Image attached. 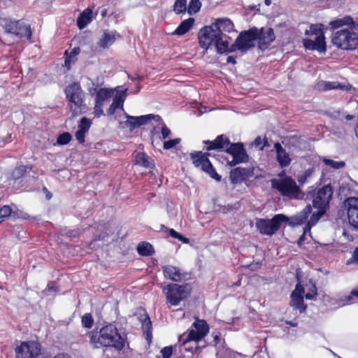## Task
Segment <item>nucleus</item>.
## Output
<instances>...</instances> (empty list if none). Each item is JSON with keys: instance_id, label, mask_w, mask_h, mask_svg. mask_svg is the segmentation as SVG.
<instances>
[{"instance_id": "29", "label": "nucleus", "mask_w": 358, "mask_h": 358, "mask_svg": "<svg viewBox=\"0 0 358 358\" xmlns=\"http://www.w3.org/2000/svg\"><path fill=\"white\" fill-rule=\"evenodd\" d=\"M194 19L189 17L180 22L179 26L175 29L172 34L177 36H182L187 33L194 24Z\"/></svg>"}, {"instance_id": "25", "label": "nucleus", "mask_w": 358, "mask_h": 358, "mask_svg": "<svg viewBox=\"0 0 358 358\" xmlns=\"http://www.w3.org/2000/svg\"><path fill=\"white\" fill-rule=\"evenodd\" d=\"M135 164L146 169L155 168L153 159L144 152H135Z\"/></svg>"}, {"instance_id": "12", "label": "nucleus", "mask_w": 358, "mask_h": 358, "mask_svg": "<svg viewBox=\"0 0 358 358\" xmlns=\"http://www.w3.org/2000/svg\"><path fill=\"white\" fill-rule=\"evenodd\" d=\"M332 194L333 189L331 186L326 185L318 189L308 192V196L312 199L313 206L315 208H324L327 210Z\"/></svg>"}, {"instance_id": "61", "label": "nucleus", "mask_w": 358, "mask_h": 358, "mask_svg": "<svg viewBox=\"0 0 358 358\" xmlns=\"http://www.w3.org/2000/svg\"><path fill=\"white\" fill-rule=\"evenodd\" d=\"M262 139L260 136H257L255 141H254V145L256 146V147H259L262 145Z\"/></svg>"}, {"instance_id": "46", "label": "nucleus", "mask_w": 358, "mask_h": 358, "mask_svg": "<svg viewBox=\"0 0 358 358\" xmlns=\"http://www.w3.org/2000/svg\"><path fill=\"white\" fill-rule=\"evenodd\" d=\"M82 326L87 329H90L94 324V319L91 313H85L81 318Z\"/></svg>"}, {"instance_id": "16", "label": "nucleus", "mask_w": 358, "mask_h": 358, "mask_svg": "<svg viewBox=\"0 0 358 358\" xmlns=\"http://www.w3.org/2000/svg\"><path fill=\"white\" fill-rule=\"evenodd\" d=\"M349 224L358 229V198L348 197L344 201Z\"/></svg>"}, {"instance_id": "49", "label": "nucleus", "mask_w": 358, "mask_h": 358, "mask_svg": "<svg viewBox=\"0 0 358 358\" xmlns=\"http://www.w3.org/2000/svg\"><path fill=\"white\" fill-rule=\"evenodd\" d=\"M91 125L92 121L86 117H83L78 124V129L87 132Z\"/></svg>"}, {"instance_id": "1", "label": "nucleus", "mask_w": 358, "mask_h": 358, "mask_svg": "<svg viewBox=\"0 0 358 358\" xmlns=\"http://www.w3.org/2000/svg\"><path fill=\"white\" fill-rule=\"evenodd\" d=\"M87 334L89 335L90 343L94 349L111 347L120 352L125 347L127 336L121 335L116 326L110 323L103 326L99 334L94 331H90Z\"/></svg>"}, {"instance_id": "40", "label": "nucleus", "mask_w": 358, "mask_h": 358, "mask_svg": "<svg viewBox=\"0 0 358 358\" xmlns=\"http://www.w3.org/2000/svg\"><path fill=\"white\" fill-rule=\"evenodd\" d=\"M13 210L8 205L0 206V224L6 221L11 215Z\"/></svg>"}, {"instance_id": "59", "label": "nucleus", "mask_w": 358, "mask_h": 358, "mask_svg": "<svg viewBox=\"0 0 358 358\" xmlns=\"http://www.w3.org/2000/svg\"><path fill=\"white\" fill-rule=\"evenodd\" d=\"M80 234V231L78 230H70L68 231L67 235L71 237H77Z\"/></svg>"}, {"instance_id": "22", "label": "nucleus", "mask_w": 358, "mask_h": 358, "mask_svg": "<svg viewBox=\"0 0 358 358\" xmlns=\"http://www.w3.org/2000/svg\"><path fill=\"white\" fill-rule=\"evenodd\" d=\"M273 148L276 153V160L279 166L281 168L289 166L292 162V158L282 145L279 142H276L274 143Z\"/></svg>"}, {"instance_id": "43", "label": "nucleus", "mask_w": 358, "mask_h": 358, "mask_svg": "<svg viewBox=\"0 0 358 358\" xmlns=\"http://www.w3.org/2000/svg\"><path fill=\"white\" fill-rule=\"evenodd\" d=\"M104 102L100 101L95 99L94 107V117L99 118L101 116L104 115L103 107Z\"/></svg>"}, {"instance_id": "35", "label": "nucleus", "mask_w": 358, "mask_h": 358, "mask_svg": "<svg viewBox=\"0 0 358 358\" xmlns=\"http://www.w3.org/2000/svg\"><path fill=\"white\" fill-rule=\"evenodd\" d=\"M354 24L353 19L350 16H345L343 18L336 19L330 22L329 25L331 29H336L342 27L344 25H350Z\"/></svg>"}, {"instance_id": "62", "label": "nucleus", "mask_w": 358, "mask_h": 358, "mask_svg": "<svg viewBox=\"0 0 358 358\" xmlns=\"http://www.w3.org/2000/svg\"><path fill=\"white\" fill-rule=\"evenodd\" d=\"M43 190L45 194L46 199L48 200H50L52 196V193L50 192H49L48 189L45 187H43Z\"/></svg>"}, {"instance_id": "64", "label": "nucleus", "mask_w": 358, "mask_h": 358, "mask_svg": "<svg viewBox=\"0 0 358 358\" xmlns=\"http://www.w3.org/2000/svg\"><path fill=\"white\" fill-rule=\"evenodd\" d=\"M54 358H70L67 354L59 353L57 354Z\"/></svg>"}, {"instance_id": "21", "label": "nucleus", "mask_w": 358, "mask_h": 358, "mask_svg": "<svg viewBox=\"0 0 358 358\" xmlns=\"http://www.w3.org/2000/svg\"><path fill=\"white\" fill-rule=\"evenodd\" d=\"M316 88L319 91H329L331 90H340L342 91H346L349 92L350 91L353 87L352 85L350 83L348 84H342L339 82H331V81H326V80H320L316 84Z\"/></svg>"}, {"instance_id": "10", "label": "nucleus", "mask_w": 358, "mask_h": 358, "mask_svg": "<svg viewBox=\"0 0 358 358\" xmlns=\"http://www.w3.org/2000/svg\"><path fill=\"white\" fill-rule=\"evenodd\" d=\"M192 326L195 329H191L187 334L184 333L180 336L179 341L182 345L192 341L198 342L202 340L209 332V326L204 320L196 318Z\"/></svg>"}, {"instance_id": "48", "label": "nucleus", "mask_w": 358, "mask_h": 358, "mask_svg": "<svg viewBox=\"0 0 358 358\" xmlns=\"http://www.w3.org/2000/svg\"><path fill=\"white\" fill-rule=\"evenodd\" d=\"M317 296V289L315 283H311L308 289L305 298L308 300L314 299Z\"/></svg>"}, {"instance_id": "63", "label": "nucleus", "mask_w": 358, "mask_h": 358, "mask_svg": "<svg viewBox=\"0 0 358 358\" xmlns=\"http://www.w3.org/2000/svg\"><path fill=\"white\" fill-rule=\"evenodd\" d=\"M227 62L228 64H236V58L234 56H229L227 58Z\"/></svg>"}, {"instance_id": "7", "label": "nucleus", "mask_w": 358, "mask_h": 358, "mask_svg": "<svg viewBox=\"0 0 358 358\" xmlns=\"http://www.w3.org/2000/svg\"><path fill=\"white\" fill-rule=\"evenodd\" d=\"M210 152L202 151H194L189 153V158L194 167L200 169L203 172L208 174L210 178L217 182L222 179L209 159Z\"/></svg>"}, {"instance_id": "41", "label": "nucleus", "mask_w": 358, "mask_h": 358, "mask_svg": "<svg viewBox=\"0 0 358 358\" xmlns=\"http://www.w3.org/2000/svg\"><path fill=\"white\" fill-rule=\"evenodd\" d=\"M201 7V3L199 0H190L188 7L187 12L189 15H194L198 13Z\"/></svg>"}, {"instance_id": "20", "label": "nucleus", "mask_w": 358, "mask_h": 358, "mask_svg": "<svg viewBox=\"0 0 358 358\" xmlns=\"http://www.w3.org/2000/svg\"><path fill=\"white\" fill-rule=\"evenodd\" d=\"M164 276L166 279H169L173 282H182L186 280L187 273L183 272L180 268L172 266L166 265L162 268Z\"/></svg>"}, {"instance_id": "39", "label": "nucleus", "mask_w": 358, "mask_h": 358, "mask_svg": "<svg viewBox=\"0 0 358 358\" xmlns=\"http://www.w3.org/2000/svg\"><path fill=\"white\" fill-rule=\"evenodd\" d=\"M317 210L315 213H313L310 220L308 222V224L305 229H310L311 227L314 226L318 220L322 217V216L326 213V209L324 208H317Z\"/></svg>"}, {"instance_id": "23", "label": "nucleus", "mask_w": 358, "mask_h": 358, "mask_svg": "<svg viewBox=\"0 0 358 358\" xmlns=\"http://www.w3.org/2000/svg\"><path fill=\"white\" fill-rule=\"evenodd\" d=\"M139 320L141 322V328L144 337L148 343H150L152 338V327L150 318L148 313H145L140 315Z\"/></svg>"}, {"instance_id": "9", "label": "nucleus", "mask_w": 358, "mask_h": 358, "mask_svg": "<svg viewBox=\"0 0 358 358\" xmlns=\"http://www.w3.org/2000/svg\"><path fill=\"white\" fill-rule=\"evenodd\" d=\"M288 220L286 215L277 214L271 219L257 218L255 224L261 234L272 236L280 229L282 223Z\"/></svg>"}, {"instance_id": "27", "label": "nucleus", "mask_w": 358, "mask_h": 358, "mask_svg": "<svg viewBox=\"0 0 358 358\" xmlns=\"http://www.w3.org/2000/svg\"><path fill=\"white\" fill-rule=\"evenodd\" d=\"M213 25L216 31H220L221 33L223 31L230 33L234 27L233 22L228 18L217 19Z\"/></svg>"}, {"instance_id": "45", "label": "nucleus", "mask_w": 358, "mask_h": 358, "mask_svg": "<svg viewBox=\"0 0 358 358\" xmlns=\"http://www.w3.org/2000/svg\"><path fill=\"white\" fill-rule=\"evenodd\" d=\"M167 232L169 236L180 241L183 243L187 244L189 243V239L188 238L183 236L181 234L178 233L173 229H167Z\"/></svg>"}, {"instance_id": "17", "label": "nucleus", "mask_w": 358, "mask_h": 358, "mask_svg": "<svg viewBox=\"0 0 358 358\" xmlns=\"http://www.w3.org/2000/svg\"><path fill=\"white\" fill-rule=\"evenodd\" d=\"M258 41V48L261 50H265L268 48L271 43L275 39V35L271 27H257Z\"/></svg>"}, {"instance_id": "57", "label": "nucleus", "mask_w": 358, "mask_h": 358, "mask_svg": "<svg viewBox=\"0 0 358 358\" xmlns=\"http://www.w3.org/2000/svg\"><path fill=\"white\" fill-rule=\"evenodd\" d=\"M248 267L251 271H255V270L259 269L261 267V263L260 262L251 263L248 265Z\"/></svg>"}, {"instance_id": "11", "label": "nucleus", "mask_w": 358, "mask_h": 358, "mask_svg": "<svg viewBox=\"0 0 358 358\" xmlns=\"http://www.w3.org/2000/svg\"><path fill=\"white\" fill-rule=\"evenodd\" d=\"M2 26L6 33L13 34L19 38L26 37L31 41L32 36L31 26L26 24L23 20H4V24Z\"/></svg>"}, {"instance_id": "52", "label": "nucleus", "mask_w": 358, "mask_h": 358, "mask_svg": "<svg viewBox=\"0 0 358 358\" xmlns=\"http://www.w3.org/2000/svg\"><path fill=\"white\" fill-rule=\"evenodd\" d=\"M160 121L162 122V129H161L162 138L164 140L171 135V131L168 128L166 124L162 121V120Z\"/></svg>"}, {"instance_id": "58", "label": "nucleus", "mask_w": 358, "mask_h": 358, "mask_svg": "<svg viewBox=\"0 0 358 358\" xmlns=\"http://www.w3.org/2000/svg\"><path fill=\"white\" fill-rule=\"evenodd\" d=\"M311 212H312L311 206L310 205L306 206L303 210L305 218H307L308 216L311 213Z\"/></svg>"}, {"instance_id": "37", "label": "nucleus", "mask_w": 358, "mask_h": 358, "mask_svg": "<svg viewBox=\"0 0 358 358\" xmlns=\"http://www.w3.org/2000/svg\"><path fill=\"white\" fill-rule=\"evenodd\" d=\"M132 120H136L138 121V127L146 124L148 122L152 120H155L158 122L162 120V117L159 115H155L153 114H148L145 115L136 116V117H131Z\"/></svg>"}, {"instance_id": "3", "label": "nucleus", "mask_w": 358, "mask_h": 358, "mask_svg": "<svg viewBox=\"0 0 358 358\" xmlns=\"http://www.w3.org/2000/svg\"><path fill=\"white\" fill-rule=\"evenodd\" d=\"M327 27L322 23L311 24L309 29L305 31V35L312 37L302 39V44L305 49L314 51L316 50L320 53H325L327 51V43L325 31Z\"/></svg>"}, {"instance_id": "30", "label": "nucleus", "mask_w": 358, "mask_h": 358, "mask_svg": "<svg viewBox=\"0 0 358 358\" xmlns=\"http://www.w3.org/2000/svg\"><path fill=\"white\" fill-rule=\"evenodd\" d=\"M301 136L292 135L284 138L282 143L289 150H294L299 148L301 144Z\"/></svg>"}, {"instance_id": "2", "label": "nucleus", "mask_w": 358, "mask_h": 358, "mask_svg": "<svg viewBox=\"0 0 358 358\" xmlns=\"http://www.w3.org/2000/svg\"><path fill=\"white\" fill-rule=\"evenodd\" d=\"M64 92L73 117L86 113L87 106L85 103V94L80 83L73 82L68 85Z\"/></svg>"}, {"instance_id": "4", "label": "nucleus", "mask_w": 358, "mask_h": 358, "mask_svg": "<svg viewBox=\"0 0 358 358\" xmlns=\"http://www.w3.org/2000/svg\"><path fill=\"white\" fill-rule=\"evenodd\" d=\"M278 176L279 179L271 180L272 188L276 189L281 196L288 197L289 199H300L303 197L302 189L294 178L286 175L284 171Z\"/></svg>"}, {"instance_id": "60", "label": "nucleus", "mask_w": 358, "mask_h": 358, "mask_svg": "<svg viewBox=\"0 0 358 358\" xmlns=\"http://www.w3.org/2000/svg\"><path fill=\"white\" fill-rule=\"evenodd\" d=\"M22 218L24 220H39V218L38 217H32L27 213H24L22 216Z\"/></svg>"}, {"instance_id": "18", "label": "nucleus", "mask_w": 358, "mask_h": 358, "mask_svg": "<svg viewBox=\"0 0 358 358\" xmlns=\"http://www.w3.org/2000/svg\"><path fill=\"white\" fill-rule=\"evenodd\" d=\"M255 174L254 167H236L231 170L229 173V179L232 184L236 185L241 183L250 178Z\"/></svg>"}, {"instance_id": "13", "label": "nucleus", "mask_w": 358, "mask_h": 358, "mask_svg": "<svg viewBox=\"0 0 358 358\" xmlns=\"http://www.w3.org/2000/svg\"><path fill=\"white\" fill-rule=\"evenodd\" d=\"M224 152L233 157L232 160L227 162L229 166L233 167L248 162L249 156L243 143H231L229 141V144L226 147Z\"/></svg>"}, {"instance_id": "33", "label": "nucleus", "mask_w": 358, "mask_h": 358, "mask_svg": "<svg viewBox=\"0 0 358 358\" xmlns=\"http://www.w3.org/2000/svg\"><path fill=\"white\" fill-rule=\"evenodd\" d=\"M290 306L295 309H298L301 313L305 312L307 306L304 304V296H296L291 294Z\"/></svg>"}, {"instance_id": "34", "label": "nucleus", "mask_w": 358, "mask_h": 358, "mask_svg": "<svg viewBox=\"0 0 358 358\" xmlns=\"http://www.w3.org/2000/svg\"><path fill=\"white\" fill-rule=\"evenodd\" d=\"M80 52V48L79 47L73 48L70 52L69 50H66L64 52L65 60L64 64L65 66L70 69L71 64L74 63L76 59L73 58L78 55Z\"/></svg>"}, {"instance_id": "14", "label": "nucleus", "mask_w": 358, "mask_h": 358, "mask_svg": "<svg viewBox=\"0 0 358 358\" xmlns=\"http://www.w3.org/2000/svg\"><path fill=\"white\" fill-rule=\"evenodd\" d=\"M41 344L37 341H22L15 349L16 358H37L41 354Z\"/></svg>"}, {"instance_id": "54", "label": "nucleus", "mask_w": 358, "mask_h": 358, "mask_svg": "<svg viewBox=\"0 0 358 358\" xmlns=\"http://www.w3.org/2000/svg\"><path fill=\"white\" fill-rule=\"evenodd\" d=\"M292 295L296 296H303L304 294V288L302 285L300 283H297L294 290L292 292Z\"/></svg>"}, {"instance_id": "53", "label": "nucleus", "mask_w": 358, "mask_h": 358, "mask_svg": "<svg viewBox=\"0 0 358 358\" xmlns=\"http://www.w3.org/2000/svg\"><path fill=\"white\" fill-rule=\"evenodd\" d=\"M162 358H171L173 353L172 346H166L163 348L160 351Z\"/></svg>"}, {"instance_id": "31", "label": "nucleus", "mask_w": 358, "mask_h": 358, "mask_svg": "<svg viewBox=\"0 0 358 358\" xmlns=\"http://www.w3.org/2000/svg\"><path fill=\"white\" fill-rule=\"evenodd\" d=\"M137 252L141 256L148 257L155 253L152 245L146 241H142L137 246Z\"/></svg>"}, {"instance_id": "26", "label": "nucleus", "mask_w": 358, "mask_h": 358, "mask_svg": "<svg viewBox=\"0 0 358 358\" xmlns=\"http://www.w3.org/2000/svg\"><path fill=\"white\" fill-rule=\"evenodd\" d=\"M92 10L85 9L77 18V26L80 29L85 28L92 21Z\"/></svg>"}, {"instance_id": "56", "label": "nucleus", "mask_w": 358, "mask_h": 358, "mask_svg": "<svg viewBox=\"0 0 358 358\" xmlns=\"http://www.w3.org/2000/svg\"><path fill=\"white\" fill-rule=\"evenodd\" d=\"M352 263H358V247L355 249L352 257L350 258L347 262V264Z\"/></svg>"}, {"instance_id": "47", "label": "nucleus", "mask_w": 358, "mask_h": 358, "mask_svg": "<svg viewBox=\"0 0 358 358\" xmlns=\"http://www.w3.org/2000/svg\"><path fill=\"white\" fill-rule=\"evenodd\" d=\"M71 135L69 132H64L59 135L57 142L60 145H64L68 144L71 141Z\"/></svg>"}, {"instance_id": "50", "label": "nucleus", "mask_w": 358, "mask_h": 358, "mask_svg": "<svg viewBox=\"0 0 358 358\" xmlns=\"http://www.w3.org/2000/svg\"><path fill=\"white\" fill-rule=\"evenodd\" d=\"M125 116L127 118V120L125 122V124L129 127V129L131 131L134 130V129L139 127L138 124V121L136 120H132L131 117H136V116H131L128 115L124 112Z\"/></svg>"}, {"instance_id": "42", "label": "nucleus", "mask_w": 358, "mask_h": 358, "mask_svg": "<svg viewBox=\"0 0 358 358\" xmlns=\"http://www.w3.org/2000/svg\"><path fill=\"white\" fill-rule=\"evenodd\" d=\"M187 9V0H176L173 5V10L176 14L183 13Z\"/></svg>"}, {"instance_id": "15", "label": "nucleus", "mask_w": 358, "mask_h": 358, "mask_svg": "<svg viewBox=\"0 0 358 358\" xmlns=\"http://www.w3.org/2000/svg\"><path fill=\"white\" fill-rule=\"evenodd\" d=\"M219 33H220V31H216L213 24L201 28L198 34L201 48L206 51L212 44L215 43Z\"/></svg>"}, {"instance_id": "19", "label": "nucleus", "mask_w": 358, "mask_h": 358, "mask_svg": "<svg viewBox=\"0 0 358 358\" xmlns=\"http://www.w3.org/2000/svg\"><path fill=\"white\" fill-rule=\"evenodd\" d=\"M203 143L206 145L205 149L208 152L212 150L224 152L226 147L229 144V138L224 134H220L215 140H206L203 141Z\"/></svg>"}, {"instance_id": "8", "label": "nucleus", "mask_w": 358, "mask_h": 358, "mask_svg": "<svg viewBox=\"0 0 358 358\" xmlns=\"http://www.w3.org/2000/svg\"><path fill=\"white\" fill-rule=\"evenodd\" d=\"M257 32V27H252L248 30L240 32L235 42L231 45V51H240L242 54L246 53L249 50L255 46Z\"/></svg>"}, {"instance_id": "32", "label": "nucleus", "mask_w": 358, "mask_h": 358, "mask_svg": "<svg viewBox=\"0 0 358 358\" xmlns=\"http://www.w3.org/2000/svg\"><path fill=\"white\" fill-rule=\"evenodd\" d=\"M124 99L125 96H123L122 94L116 95L113 100V103L107 110V114L108 115H113L118 108H120L124 112L123 107Z\"/></svg>"}, {"instance_id": "5", "label": "nucleus", "mask_w": 358, "mask_h": 358, "mask_svg": "<svg viewBox=\"0 0 358 358\" xmlns=\"http://www.w3.org/2000/svg\"><path fill=\"white\" fill-rule=\"evenodd\" d=\"M168 306H178L187 300L192 294V287L189 283L178 284L170 282L162 287Z\"/></svg>"}, {"instance_id": "28", "label": "nucleus", "mask_w": 358, "mask_h": 358, "mask_svg": "<svg viewBox=\"0 0 358 358\" xmlns=\"http://www.w3.org/2000/svg\"><path fill=\"white\" fill-rule=\"evenodd\" d=\"M223 33L220 32L215 39L214 45L217 49V52L220 54L234 52V51H231V45L229 46L228 41L223 40Z\"/></svg>"}, {"instance_id": "36", "label": "nucleus", "mask_w": 358, "mask_h": 358, "mask_svg": "<svg viewBox=\"0 0 358 358\" xmlns=\"http://www.w3.org/2000/svg\"><path fill=\"white\" fill-rule=\"evenodd\" d=\"M32 169L31 166L20 165L15 167L12 172V177L13 180H17L24 176L28 172Z\"/></svg>"}, {"instance_id": "44", "label": "nucleus", "mask_w": 358, "mask_h": 358, "mask_svg": "<svg viewBox=\"0 0 358 358\" xmlns=\"http://www.w3.org/2000/svg\"><path fill=\"white\" fill-rule=\"evenodd\" d=\"M322 162L327 165L334 169H339L343 168L345 163L343 161L337 162L331 159L324 158Z\"/></svg>"}, {"instance_id": "6", "label": "nucleus", "mask_w": 358, "mask_h": 358, "mask_svg": "<svg viewBox=\"0 0 358 358\" xmlns=\"http://www.w3.org/2000/svg\"><path fill=\"white\" fill-rule=\"evenodd\" d=\"M331 43L338 48L342 50H355L358 47V36L352 30L343 28L332 34Z\"/></svg>"}, {"instance_id": "55", "label": "nucleus", "mask_w": 358, "mask_h": 358, "mask_svg": "<svg viewBox=\"0 0 358 358\" xmlns=\"http://www.w3.org/2000/svg\"><path fill=\"white\" fill-rule=\"evenodd\" d=\"M85 131L78 129L76 131L75 136L80 143H83L85 141Z\"/></svg>"}, {"instance_id": "24", "label": "nucleus", "mask_w": 358, "mask_h": 358, "mask_svg": "<svg viewBox=\"0 0 358 358\" xmlns=\"http://www.w3.org/2000/svg\"><path fill=\"white\" fill-rule=\"evenodd\" d=\"M121 36L116 31L104 30L102 38L98 42L99 47L102 48H108Z\"/></svg>"}, {"instance_id": "38", "label": "nucleus", "mask_w": 358, "mask_h": 358, "mask_svg": "<svg viewBox=\"0 0 358 358\" xmlns=\"http://www.w3.org/2000/svg\"><path fill=\"white\" fill-rule=\"evenodd\" d=\"M113 94V91L111 89L101 87L98 90L95 95V99L100 101L105 102L109 99Z\"/></svg>"}, {"instance_id": "51", "label": "nucleus", "mask_w": 358, "mask_h": 358, "mask_svg": "<svg viewBox=\"0 0 358 358\" xmlns=\"http://www.w3.org/2000/svg\"><path fill=\"white\" fill-rule=\"evenodd\" d=\"M180 143V138H179L166 141L164 142L163 148L164 150H170V149L174 148Z\"/></svg>"}]
</instances>
